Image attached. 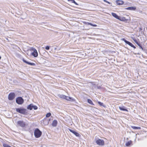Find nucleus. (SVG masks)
<instances>
[{
	"instance_id": "obj_1",
	"label": "nucleus",
	"mask_w": 147,
	"mask_h": 147,
	"mask_svg": "<svg viewBox=\"0 0 147 147\" xmlns=\"http://www.w3.org/2000/svg\"><path fill=\"white\" fill-rule=\"evenodd\" d=\"M58 96L60 98L64 99L69 101H74L75 100L72 97L67 96L63 94H59L58 95Z\"/></svg>"
},
{
	"instance_id": "obj_2",
	"label": "nucleus",
	"mask_w": 147,
	"mask_h": 147,
	"mask_svg": "<svg viewBox=\"0 0 147 147\" xmlns=\"http://www.w3.org/2000/svg\"><path fill=\"white\" fill-rule=\"evenodd\" d=\"M42 132L41 131L38 129H36L34 131V135L36 138L40 137L42 135Z\"/></svg>"
},
{
	"instance_id": "obj_3",
	"label": "nucleus",
	"mask_w": 147,
	"mask_h": 147,
	"mask_svg": "<svg viewBox=\"0 0 147 147\" xmlns=\"http://www.w3.org/2000/svg\"><path fill=\"white\" fill-rule=\"evenodd\" d=\"M16 111L17 112L23 114H25L27 113L26 109L23 108H16Z\"/></svg>"
},
{
	"instance_id": "obj_4",
	"label": "nucleus",
	"mask_w": 147,
	"mask_h": 147,
	"mask_svg": "<svg viewBox=\"0 0 147 147\" xmlns=\"http://www.w3.org/2000/svg\"><path fill=\"white\" fill-rule=\"evenodd\" d=\"M30 50L32 51V55L35 57H36L38 55V53L36 49L33 47L30 48Z\"/></svg>"
},
{
	"instance_id": "obj_5",
	"label": "nucleus",
	"mask_w": 147,
	"mask_h": 147,
	"mask_svg": "<svg viewBox=\"0 0 147 147\" xmlns=\"http://www.w3.org/2000/svg\"><path fill=\"white\" fill-rule=\"evenodd\" d=\"M16 103L19 105H21L24 102V100L21 97H19L17 98L16 100Z\"/></svg>"
},
{
	"instance_id": "obj_6",
	"label": "nucleus",
	"mask_w": 147,
	"mask_h": 147,
	"mask_svg": "<svg viewBox=\"0 0 147 147\" xmlns=\"http://www.w3.org/2000/svg\"><path fill=\"white\" fill-rule=\"evenodd\" d=\"M33 108L34 110H36L38 109V107L32 104L28 105L27 107V109L30 110H31Z\"/></svg>"
},
{
	"instance_id": "obj_7",
	"label": "nucleus",
	"mask_w": 147,
	"mask_h": 147,
	"mask_svg": "<svg viewBox=\"0 0 147 147\" xmlns=\"http://www.w3.org/2000/svg\"><path fill=\"white\" fill-rule=\"evenodd\" d=\"M17 124L18 126L22 127H24L26 125L25 123L22 121H18L17 122Z\"/></svg>"
},
{
	"instance_id": "obj_8",
	"label": "nucleus",
	"mask_w": 147,
	"mask_h": 147,
	"mask_svg": "<svg viewBox=\"0 0 147 147\" xmlns=\"http://www.w3.org/2000/svg\"><path fill=\"white\" fill-rule=\"evenodd\" d=\"M96 143L97 144L99 145L102 146L104 144V141L102 140L98 139L96 140Z\"/></svg>"
},
{
	"instance_id": "obj_9",
	"label": "nucleus",
	"mask_w": 147,
	"mask_h": 147,
	"mask_svg": "<svg viewBox=\"0 0 147 147\" xmlns=\"http://www.w3.org/2000/svg\"><path fill=\"white\" fill-rule=\"evenodd\" d=\"M15 94L14 93H10L8 96V99L10 100H12L15 98Z\"/></svg>"
},
{
	"instance_id": "obj_10",
	"label": "nucleus",
	"mask_w": 147,
	"mask_h": 147,
	"mask_svg": "<svg viewBox=\"0 0 147 147\" xmlns=\"http://www.w3.org/2000/svg\"><path fill=\"white\" fill-rule=\"evenodd\" d=\"M69 131L73 134H74V135H75L77 137H79L80 135L77 132H76L74 130H73L72 129H69Z\"/></svg>"
},
{
	"instance_id": "obj_11",
	"label": "nucleus",
	"mask_w": 147,
	"mask_h": 147,
	"mask_svg": "<svg viewBox=\"0 0 147 147\" xmlns=\"http://www.w3.org/2000/svg\"><path fill=\"white\" fill-rule=\"evenodd\" d=\"M111 15L113 17L115 18H116L119 20H121V17L118 16L116 13H112Z\"/></svg>"
},
{
	"instance_id": "obj_12",
	"label": "nucleus",
	"mask_w": 147,
	"mask_h": 147,
	"mask_svg": "<svg viewBox=\"0 0 147 147\" xmlns=\"http://www.w3.org/2000/svg\"><path fill=\"white\" fill-rule=\"evenodd\" d=\"M22 61H23L24 62V63H27V64H28V65H33V66H34V65H35V63H30V62H29L26 61V60H25L24 59H22Z\"/></svg>"
},
{
	"instance_id": "obj_13",
	"label": "nucleus",
	"mask_w": 147,
	"mask_h": 147,
	"mask_svg": "<svg viewBox=\"0 0 147 147\" xmlns=\"http://www.w3.org/2000/svg\"><path fill=\"white\" fill-rule=\"evenodd\" d=\"M126 9L131 10H135L136 9V7H130L126 8Z\"/></svg>"
},
{
	"instance_id": "obj_14",
	"label": "nucleus",
	"mask_w": 147,
	"mask_h": 147,
	"mask_svg": "<svg viewBox=\"0 0 147 147\" xmlns=\"http://www.w3.org/2000/svg\"><path fill=\"white\" fill-rule=\"evenodd\" d=\"M57 121L56 120H54L53 121L52 123V126L53 127H56L57 125Z\"/></svg>"
},
{
	"instance_id": "obj_15",
	"label": "nucleus",
	"mask_w": 147,
	"mask_h": 147,
	"mask_svg": "<svg viewBox=\"0 0 147 147\" xmlns=\"http://www.w3.org/2000/svg\"><path fill=\"white\" fill-rule=\"evenodd\" d=\"M116 2L117 4L118 5H121L123 4V2L121 0H117Z\"/></svg>"
},
{
	"instance_id": "obj_16",
	"label": "nucleus",
	"mask_w": 147,
	"mask_h": 147,
	"mask_svg": "<svg viewBox=\"0 0 147 147\" xmlns=\"http://www.w3.org/2000/svg\"><path fill=\"white\" fill-rule=\"evenodd\" d=\"M134 41L140 47V48L143 50V48L141 46V45L140 43H138L136 40H134Z\"/></svg>"
},
{
	"instance_id": "obj_17",
	"label": "nucleus",
	"mask_w": 147,
	"mask_h": 147,
	"mask_svg": "<svg viewBox=\"0 0 147 147\" xmlns=\"http://www.w3.org/2000/svg\"><path fill=\"white\" fill-rule=\"evenodd\" d=\"M119 108L121 110V111H128V110L127 109L124 108V107H119Z\"/></svg>"
},
{
	"instance_id": "obj_18",
	"label": "nucleus",
	"mask_w": 147,
	"mask_h": 147,
	"mask_svg": "<svg viewBox=\"0 0 147 147\" xmlns=\"http://www.w3.org/2000/svg\"><path fill=\"white\" fill-rule=\"evenodd\" d=\"M131 127L132 128L135 129H141V127H137L135 126H131Z\"/></svg>"
},
{
	"instance_id": "obj_19",
	"label": "nucleus",
	"mask_w": 147,
	"mask_h": 147,
	"mask_svg": "<svg viewBox=\"0 0 147 147\" xmlns=\"http://www.w3.org/2000/svg\"><path fill=\"white\" fill-rule=\"evenodd\" d=\"M88 102L92 105H94V104H93V103L92 102V101L89 99H88L87 100Z\"/></svg>"
},
{
	"instance_id": "obj_20",
	"label": "nucleus",
	"mask_w": 147,
	"mask_h": 147,
	"mask_svg": "<svg viewBox=\"0 0 147 147\" xmlns=\"http://www.w3.org/2000/svg\"><path fill=\"white\" fill-rule=\"evenodd\" d=\"M51 115V113H47V114H46V117H49Z\"/></svg>"
},
{
	"instance_id": "obj_21",
	"label": "nucleus",
	"mask_w": 147,
	"mask_h": 147,
	"mask_svg": "<svg viewBox=\"0 0 147 147\" xmlns=\"http://www.w3.org/2000/svg\"><path fill=\"white\" fill-rule=\"evenodd\" d=\"M3 146L4 147H11V146L8 145H7V144H3Z\"/></svg>"
},
{
	"instance_id": "obj_22",
	"label": "nucleus",
	"mask_w": 147,
	"mask_h": 147,
	"mask_svg": "<svg viewBox=\"0 0 147 147\" xmlns=\"http://www.w3.org/2000/svg\"><path fill=\"white\" fill-rule=\"evenodd\" d=\"M131 143V142L129 141L128 142L126 143L125 144V145L127 146H129V145H130Z\"/></svg>"
},
{
	"instance_id": "obj_23",
	"label": "nucleus",
	"mask_w": 147,
	"mask_h": 147,
	"mask_svg": "<svg viewBox=\"0 0 147 147\" xmlns=\"http://www.w3.org/2000/svg\"><path fill=\"white\" fill-rule=\"evenodd\" d=\"M127 44L130 46L131 47L133 46V45L129 41L127 42Z\"/></svg>"
},
{
	"instance_id": "obj_24",
	"label": "nucleus",
	"mask_w": 147,
	"mask_h": 147,
	"mask_svg": "<svg viewBox=\"0 0 147 147\" xmlns=\"http://www.w3.org/2000/svg\"><path fill=\"white\" fill-rule=\"evenodd\" d=\"M98 103L100 106H104L103 104L102 103L100 102H98Z\"/></svg>"
},
{
	"instance_id": "obj_25",
	"label": "nucleus",
	"mask_w": 147,
	"mask_h": 147,
	"mask_svg": "<svg viewBox=\"0 0 147 147\" xmlns=\"http://www.w3.org/2000/svg\"><path fill=\"white\" fill-rule=\"evenodd\" d=\"M122 40L123 41L126 43L127 44V42H128V41L126 40L124 38H123L122 39Z\"/></svg>"
},
{
	"instance_id": "obj_26",
	"label": "nucleus",
	"mask_w": 147,
	"mask_h": 147,
	"mask_svg": "<svg viewBox=\"0 0 147 147\" xmlns=\"http://www.w3.org/2000/svg\"><path fill=\"white\" fill-rule=\"evenodd\" d=\"M45 49L47 50H48L49 49V46H47L45 47Z\"/></svg>"
},
{
	"instance_id": "obj_27",
	"label": "nucleus",
	"mask_w": 147,
	"mask_h": 147,
	"mask_svg": "<svg viewBox=\"0 0 147 147\" xmlns=\"http://www.w3.org/2000/svg\"><path fill=\"white\" fill-rule=\"evenodd\" d=\"M87 24H88V25H91V26H92V25H93V24H91V23H89V22H87Z\"/></svg>"
},
{
	"instance_id": "obj_28",
	"label": "nucleus",
	"mask_w": 147,
	"mask_h": 147,
	"mask_svg": "<svg viewBox=\"0 0 147 147\" xmlns=\"http://www.w3.org/2000/svg\"><path fill=\"white\" fill-rule=\"evenodd\" d=\"M104 1L105 2H106V3H108L110 4V3L108 1H106V0H104Z\"/></svg>"
},
{
	"instance_id": "obj_29",
	"label": "nucleus",
	"mask_w": 147,
	"mask_h": 147,
	"mask_svg": "<svg viewBox=\"0 0 147 147\" xmlns=\"http://www.w3.org/2000/svg\"><path fill=\"white\" fill-rule=\"evenodd\" d=\"M92 26H97V25L96 24H93V25H92Z\"/></svg>"
},
{
	"instance_id": "obj_30",
	"label": "nucleus",
	"mask_w": 147,
	"mask_h": 147,
	"mask_svg": "<svg viewBox=\"0 0 147 147\" xmlns=\"http://www.w3.org/2000/svg\"><path fill=\"white\" fill-rule=\"evenodd\" d=\"M131 47H132L133 48H134L135 49L136 48V47L135 46H134V45H133V46H131Z\"/></svg>"
},
{
	"instance_id": "obj_31",
	"label": "nucleus",
	"mask_w": 147,
	"mask_h": 147,
	"mask_svg": "<svg viewBox=\"0 0 147 147\" xmlns=\"http://www.w3.org/2000/svg\"><path fill=\"white\" fill-rule=\"evenodd\" d=\"M1 56H0V60L1 59Z\"/></svg>"
}]
</instances>
